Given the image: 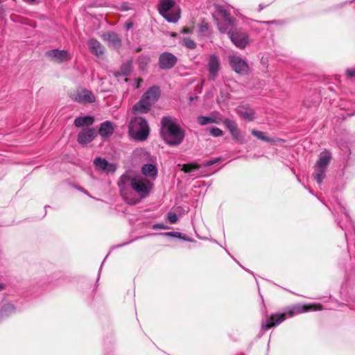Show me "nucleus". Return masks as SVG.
<instances>
[{
	"label": "nucleus",
	"instance_id": "obj_1",
	"mask_svg": "<svg viewBox=\"0 0 355 355\" xmlns=\"http://www.w3.org/2000/svg\"><path fill=\"white\" fill-rule=\"evenodd\" d=\"M130 183L133 190L140 196L141 198H146L148 196L153 189V183L149 180L142 177H135L130 178L127 174L121 176L118 185L121 188V195L123 200L130 205H135L139 202L136 198H129L123 189L125 185Z\"/></svg>",
	"mask_w": 355,
	"mask_h": 355
},
{
	"label": "nucleus",
	"instance_id": "obj_2",
	"mask_svg": "<svg viewBox=\"0 0 355 355\" xmlns=\"http://www.w3.org/2000/svg\"><path fill=\"white\" fill-rule=\"evenodd\" d=\"M161 135L168 144L178 146L182 142L184 138V132L175 119L171 116H164L161 121Z\"/></svg>",
	"mask_w": 355,
	"mask_h": 355
},
{
	"label": "nucleus",
	"instance_id": "obj_3",
	"mask_svg": "<svg viewBox=\"0 0 355 355\" xmlns=\"http://www.w3.org/2000/svg\"><path fill=\"white\" fill-rule=\"evenodd\" d=\"M160 96V89L157 86L150 87L132 107L134 114H146L150 110Z\"/></svg>",
	"mask_w": 355,
	"mask_h": 355
},
{
	"label": "nucleus",
	"instance_id": "obj_4",
	"mask_svg": "<svg viewBox=\"0 0 355 355\" xmlns=\"http://www.w3.org/2000/svg\"><path fill=\"white\" fill-rule=\"evenodd\" d=\"M149 126L142 117L136 116L130 123V135L136 140L144 141L149 135Z\"/></svg>",
	"mask_w": 355,
	"mask_h": 355
},
{
	"label": "nucleus",
	"instance_id": "obj_5",
	"mask_svg": "<svg viewBox=\"0 0 355 355\" xmlns=\"http://www.w3.org/2000/svg\"><path fill=\"white\" fill-rule=\"evenodd\" d=\"M175 2L173 0H161L158 6L159 13L168 22L175 23L180 17V10L168 12V11L174 6Z\"/></svg>",
	"mask_w": 355,
	"mask_h": 355
},
{
	"label": "nucleus",
	"instance_id": "obj_6",
	"mask_svg": "<svg viewBox=\"0 0 355 355\" xmlns=\"http://www.w3.org/2000/svg\"><path fill=\"white\" fill-rule=\"evenodd\" d=\"M229 63L232 69L240 75H246L250 72L248 64L239 55H230L229 56Z\"/></svg>",
	"mask_w": 355,
	"mask_h": 355
},
{
	"label": "nucleus",
	"instance_id": "obj_7",
	"mask_svg": "<svg viewBox=\"0 0 355 355\" xmlns=\"http://www.w3.org/2000/svg\"><path fill=\"white\" fill-rule=\"evenodd\" d=\"M232 42L241 49H245L249 44V37L247 33L238 29L229 33L228 35Z\"/></svg>",
	"mask_w": 355,
	"mask_h": 355
},
{
	"label": "nucleus",
	"instance_id": "obj_8",
	"mask_svg": "<svg viewBox=\"0 0 355 355\" xmlns=\"http://www.w3.org/2000/svg\"><path fill=\"white\" fill-rule=\"evenodd\" d=\"M322 310V306L319 304H296L291 307L286 313L289 317L309 311Z\"/></svg>",
	"mask_w": 355,
	"mask_h": 355
},
{
	"label": "nucleus",
	"instance_id": "obj_9",
	"mask_svg": "<svg viewBox=\"0 0 355 355\" xmlns=\"http://www.w3.org/2000/svg\"><path fill=\"white\" fill-rule=\"evenodd\" d=\"M71 98L80 103H88L95 101V96L87 89L78 90L71 94Z\"/></svg>",
	"mask_w": 355,
	"mask_h": 355
},
{
	"label": "nucleus",
	"instance_id": "obj_10",
	"mask_svg": "<svg viewBox=\"0 0 355 355\" xmlns=\"http://www.w3.org/2000/svg\"><path fill=\"white\" fill-rule=\"evenodd\" d=\"M209 78L214 80L218 76L220 68V62L218 56L211 55L208 60Z\"/></svg>",
	"mask_w": 355,
	"mask_h": 355
},
{
	"label": "nucleus",
	"instance_id": "obj_11",
	"mask_svg": "<svg viewBox=\"0 0 355 355\" xmlns=\"http://www.w3.org/2000/svg\"><path fill=\"white\" fill-rule=\"evenodd\" d=\"M46 55L52 61L55 62H65L71 58V55L68 51L64 50L53 49L48 51Z\"/></svg>",
	"mask_w": 355,
	"mask_h": 355
},
{
	"label": "nucleus",
	"instance_id": "obj_12",
	"mask_svg": "<svg viewBox=\"0 0 355 355\" xmlns=\"http://www.w3.org/2000/svg\"><path fill=\"white\" fill-rule=\"evenodd\" d=\"M177 62V58L171 53H163L159 58V67L162 69H171Z\"/></svg>",
	"mask_w": 355,
	"mask_h": 355
},
{
	"label": "nucleus",
	"instance_id": "obj_13",
	"mask_svg": "<svg viewBox=\"0 0 355 355\" xmlns=\"http://www.w3.org/2000/svg\"><path fill=\"white\" fill-rule=\"evenodd\" d=\"M236 24V19L232 17H227L223 20H219L218 22V28L221 33H227L234 31V27Z\"/></svg>",
	"mask_w": 355,
	"mask_h": 355
},
{
	"label": "nucleus",
	"instance_id": "obj_14",
	"mask_svg": "<svg viewBox=\"0 0 355 355\" xmlns=\"http://www.w3.org/2000/svg\"><path fill=\"white\" fill-rule=\"evenodd\" d=\"M285 313H277L272 315L265 323L262 324V328L265 330H268L271 327L276 326L283 322L286 318Z\"/></svg>",
	"mask_w": 355,
	"mask_h": 355
},
{
	"label": "nucleus",
	"instance_id": "obj_15",
	"mask_svg": "<svg viewBox=\"0 0 355 355\" xmlns=\"http://www.w3.org/2000/svg\"><path fill=\"white\" fill-rule=\"evenodd\" d=\"M94 164L96 169L106 171L107 173L114 172L116 168L114 164L110 163L105 159H102L101 157L95 158L94 160Z\"/></svg>",
	"mask_w": 355,
	"mask_h": 355
},
{
	"label": "nucleus",
	"instance_id": "obj_16",
	"mask_svg": "<svg viewBox=\"0 0 355 355\" xmlns=\"http://www.w3.org/2000/svg\"><path fill=\"white\" fill-rule=\"evenodd\" d=\"M96 136L94 129L87 128L83 130L78 135V141L85 145L91 142Z\"/></svg>",
	"mask_w": 355,
	"mask_h": 355
},
{
	"label": "nucleus",
	"instance_id": "obj_17",
	"mask_svg": "<svg viewBox=\"0 0 355 355\" xmlns=\"http://www.w3.org/2000/svg\"><path fill=\"white\" fill-rule=\"evenodd\" d=\"M331 159V155L329 151H322L319 155V158L316 162L315 168L326 169L330 162Z\"/></svg>",
	"mask_w": 355,
	"mask_h": 355
},
{
	"label": "nucleus",
	"instance_id": "obj_18",
	"mask_svg": "<svg viewBox=\"0 0 355 355\" xmlns=\"http://www.w3.org/2000/svg\"><path fill=\"white\" fill-rule=\"evenodd\" d=\"M223 123L225 127L229 130L231 133L232 137L234 139L239 140L240 139V132L238 129L237 125L235 121H232L229 119H225L223 121Z\"/></svg>",
	"mask_w": 355,
	"mask_h": 355
},
{
	"label": "nucleus",
	"instance_id": "obj_19",
	"mask_svg": "<svg viewBox=\"0 0 355 355\" xmlns=\"http://www.w3.org/2000/svg\"><path fill=\"white\" fill-rule=\"evenodd\" d=\"M113 125L109 121H105L103 123H101L98 130L99 135L103 137H110L113 134Z\"/></svg>",
	"mask_w": 355,
	"mask_h": 355
},
{
	"label": "nucleus",
	"instance_id": "obj_20",
	"mask_svg": "<svg viewBox=\"0 0 355 355\" xmlns=\"http://www.w3.org/2000/svg\"><path fill=\"white\" fill-rule=\"evenodd\" d=\"M88 46L91 52L93 54H95L97 56L101 55L103 54V47L101 44V43L94 39H91L88 42Z\"/></svg>",
	"mask_w": 355,
	"mask_h": 355
},
{
	"label": "nucleus",
	"instance_id": "obj_21",
	"mask_svg": "<svg viewBox=\"0 0 355 355\" xmlns=\"http://www.w3.org/2000/svg\"><path fill=\"white\" fill-rule=\"evenodd\" d=\"M239 115L244 119L252 121L254 119V111L245 106H239L236 109Z\"/></svg>",
	"mask_w": 355,
	"mask_h": 355
},
{
	"label": "nucleus",
	"instance_id": "obj_22",
	"mask_svg": "<svg viewBox=\"0 0 355 355\" xmlns=\"http://www.w3.org/2000/svg\"><path fill=\"white\" fill-rule=\"evenodd\" d=\"M141 172L145 176L153 178H155L157 175V167L153 164H144L141 168Z\"/></svg>",
	"mask_w": 355,
	"mask_h": 355
},
{
	"label": "nucleus",
	"instance_id": "obj_23",
	"mask_svg": "<svg viewBox=\"0 0 355 355\" xmlns=\"http://www.w3.org/2000/svg\"><path fill=\"white\" fill-rule=\"evenodd\" d=\"M94 121V119L92 116H80L78 117L74 121V125L78 127H83L84 125H90Z\"/></svg>",
	"mask_w": 355,
	"mask_h": 355
},
{
	"label": "nucleus",
	"instance_id": "obj_24",
	"mask_svg": "<svg viewBox=\"0 0 355 355\" xmlns=\"http://www.w3.org/2000/svg\"><path fill=\"white\" fill-rule=\"evenodd\" d=\"M105 37L108 41L110 45L114 48H119L121 46V40L116 33H109L105 35Z\"/></svg>",
	"mask_w": 355,
	"mask_h": 355
},
{
	"label": "nucleus",
	"instance_id": "obj_25",
	"mask_svg": "<svg viewBox=\"0 0 355 355\" xmlns=\"http://www.w3.org/2000/svg\"><path fill=\"white\" fill-rule=\"evenodd\" d=\"M316 173L314 175V178L318 184H320L325 177V170L324 168H315Z\"/></svg>",
	"mask_w": 355,
	"mask_h": 355
},
{
	"label": "nucleus",
	"instance_id": "obj_26",
	"mask_svg": "<svg viewBox=\"0 0 355 355\" xmlns=\"http://www.w3.org/2000/svg\"><path fill=\"white\" fill-rule=\"evenodd\" d=\"M131 69V63L130 62H127L121 65L120 72H118L117 73H121L123 76H126L130 74Z\"/></svg>",
	"mask_w": 355,
	"mask_h": 355
},
{
	"label": "nucleus",
	"instance_id": "obj_27",
	"mask_svg": "<svg viewBox=\"0 0 355 355\" xmlns=\"http://www.w3.org/2000/svg\"><path fill=\"white\" fill-rule=\"evenodd\" d=\"M198 122L200 125H205L208 123H216V120L213 117L200 116L198 117Z\"/></svg>",
	"mask_w": 355,
	"mask_h": 355
},
{
	"label": "nucleus",
	"instance_id": "obj_28",
	"mask_svg": "<svg viewBox=\"0 0 355 355\" xmlns=\"http://www.w3.org/2000/svg\"><path fill=\"white\" fill-rule=\"evenodd\" d=\"M200 166L196 163H189L183 165L182 171L184 173H190L193 170H197L200 168Z\"/></svg>",
	"mask_w": 355,
	"mask_h": 355
},
{
	"label": "nucleus",
	"instance_id": "obj_29",
	"mask_svg": "<svg viewBox=\"0 0 355 355\" xmlns=\"http://www.w3.org/2000/svg\"><path fill=\"white\" fill-rule=\"evenodd\" d=\"M15 310L14 306L10 304H6L3 306L0 311V315L1 316L6 315L9 313L13 312Z\"/></svg>",
	"mask_w": 355,
	"mask_h": 355
},
{
	"label": "nucleus",
	"instance_id": "obj_30",
	"mask_svg": "<svg viewBox=\"0 0 355 355\" xmlns=\"http://www.w3.org/2000/svg\"><path fill=\"white\" fill-rule=\"evenodd\" d=\"M182 44L188 49H194L196 47V44L190 38H184Z\"/></svg>",
	"mask_w": 355,
	"mask_h": 355
},
{
	"label": "nucleus",
	"instance_id": "obj_31",
	"mask_svg": "<svg viewBox=\"0 0 355 355\" xmlns=\"http://www.w3.org/2000/svg\"><path fill=\"white\" fill-rule=\"evenodd\" d=\"M217 12H218V16L220 17V19L219 20H223V19H226L227 17H232L230 15V12L227 10H225V9L221 8V7L218 8V11Z\"/></svg>",
	"mask_w": 355,
	"mask_h": 355
},
{
	"label": "nucleus",
	"instance_id": "obj_32",
	"mask_svg": "<svg viewBox=\"0 0 355 355\" xmlns=\"http://www.w3.org/2000/svg\"><path fill=\"white\" fill-rule=\"evenodd\" d=\"M209 31L208 24L205 22L204 21L201 22L199 25V33L202 35H207Z\"/></svg>",
	"mask_w": 355,
	"mask_h": 355
},
{
	"label": "nucleus",
	"instance_id": "obj_33",
	"mask_svg": "<svg viewBox=\"0 0 355 355\" xmlns=\"http://www.w3.org/2000/svg\"><path fill=\"white\" fill-rule=\"evenodd\" d=\"M252 133L253 135H254L258 139H260L263 141H269V139L266 137L264 132H263L261 131L252 130Z\"/></svg>",
	"mask_w": 355,
	"mask_h": 355
},
{
	"label": "nucleus",
	"instance_id": "obj_34",
	"mask_svg": "<svg viewBox=\"0 0 355 355\" xmlns=\"http://www.w3.org/2000/svg\"><path fill=\"white\" fill-rule=\"evenodd\" d=\"M210 134L214 137L222 136L223 132L218 128L214 127L210 130Z\"/></svg>",
	"mask_w": 355,
	"mask_h": 355
},
{
	"label": "nucleus",
	"instance_id": "obj_35",
	"mask_svg": "<svg viewBox=\"0 0 355 355\" xmlns=\"http://www.w3.org/2000/svg\"><path fill=\"white\" fill-rule=\"evenodd\" d=\"M168 218L171 223H175L178 221V216L175 213H168Z\"/></svg>",
	"mask_w": 355,
	"mask_h": 355
},
{
	"label": "nucleus",
	"instance_id": "obj_36",
	"mask_svg": "<svg viewBox=\"0 0 355 355\" xmlns=\"http://www.w3.org/2000/svg\"><path fill=\"white\" fill-rule=\"evenodd\" d=\"M220 160V158H214L207 161L204 165L205 166H209L218 163Z\"/></svg>",
	"mask_w": 355,
	"mask_h": 355
},
{
	"label": "nucleus",
	"instance_id": "obj_37",
	"mask_svg": "<svg viewBox=\"0 0 355 355\" xmlns=\"http://www.w3.org/2000/svg\"><path fill=\"white\" fill-rule=\"evenodd\" d=\"M346 74L347 77H355V68L349 69L346 71Z\"/></svg>",
	"mask_w": 355,
	"mask_h": 355
},
{
	"label": "nucleus",
	"instance_id": "obj_38",
	"mask_svg": "<svg viewBox=\"0 0 355 355\" xmlns=\"http://www.w3.org/2000/svg\"><path fill=\"white\" fill-rule=\"evenodd\" d=\"M154 229H164V226L162 224H155L153 225Z\"/></svg>",
	"mask_w": 355,
	"mask_h": 355
},
{
	"label": "nucleus",
	"instance_id": "obj_39",
	"mask_svg": "<svg viewBox=\"0 0 355 355\" xmlns=\"http://www.w3.org/2000/svg\"><path fill=\"white\" fill-rule=\"evenodd\" d=\"M182 33H192V31H191V29H190V28H184L182 30Z\"/></svg>",
	"mask_w": 355,
	"mask_h": 355
},
{
	"label": "nucleus",
	"instance_id": "obj_40",
	"mask_svg": "<svg viewBox=\"0 0 355 355\" xmlns=\"http://www.w3.org/2000/svg\"><path fill=\"white\" fill-rule=\"evenodd\" d=\"M137 86L136 87L138 88L140 86L141 83L143 81L141 78H137Z\"/></svg>",
	"mask_w": 355,
	"mask_h": 355
},
{
	"label": "nucleus",
	"instance_id": "obj_41",
	"mask_svg": "<svg viewBox=\"0 0 355 355\" xmlns=\"http://www.w3.org/2000/svg\"><path fill=\"white\" fill-rule=\"evenodd\" d=\"M132 24L131 23L128 24L126 25V28H127V29L130 28L132 27Z\"/></svg>",
	"mask_w": 355,
	"mask_h": 355
},
{
	"label": "nucleus",
	"instance_id": "obj_42",
	"mask_svg": "<svg viewBox=\"0 0 355 355\" xmlns=\"http://www.w3.org/2000/svg\"><path fill=\"white\" fill-rule=\"evenodd\" d=\"M4 288V286L3 284H0V291Z\"/></svg>",
	"mask_w": 355,
	"mask_h": 355
},
{
	"label": "nucleus",
	"instance_id": "obj_43",
	"mask_svg": "<svg viewBox=\"0 0 355 355\" xmlns=\"http://www.w3.org/2000/svg\"><path fill=\"white\" fill-rule=\"evenodd\" d=\"M27 3H33L34 2L35 0H24Z\"/></svg>",
	"mask_w": 355,
	"mask_h": 355
}]
</instances>
